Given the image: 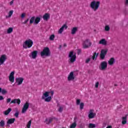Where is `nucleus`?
I'll use <instances>...</instances> for the list:
<instances>
[{
    "mask_svg": "<svg viewBox=\"0 0 128 128\" xmlns=\"http://www.w3.org/2000/svg\"><path fill=\"white\" fill-rule=\"evenodd\" d=\"M54 91L46 92H44L42 96V100H44V102H50L52 100V98L54 96Z\"/></svg>",
    "mask_w": 128,
    "mask_h": 128,
    "instance_id": "1",
    "label": "nucleus"
},
{
    "mask_svg": "<svg viewBox=\"0 0 128 128\" xmlns=\"http://www.w3.org/2000/svg\"><path fill=\"white\" fill-rule=\"evenodd\" d=\"M100 1L93 0L90 4V8L94 10V12H96L100 8Z\"/></svg>",
    "mask_w": 128,
    "mask_h": 128,
    "instance_id": "2",
    "label": "nucleus"
},
{
    "mask_svg": "<svg viewBox=\"0 0 128 128\" xmlns=\"http://www.w3.org/2000/svg\"><path fill=\"white\" fill-rule=\"evenodd\" d=\"M32 44H34V42L30 39H28L24 42L22 46L24 48H30L32 46Z\"/></svg>",
    "mask_w": 128,
    "mask_h": 128,
    "instance_id": "3",
    "label": "nucleus"
},
{
    "mask_svg": "<svg viewBox=\"0 0 128 128\" xmlns=\"http://www.w3.org/2000/svg\"><path fill=\"white\" fill-rule=\"evenodd\" d=\"M68 58L70 62L72 64L73 62H74V61L76 59V54L74 52L71 51L68 54Z\"/></svg>",
    "mask_w": 128,
    "mask_h": 128,
    "instance_id": "4",
    "label": "nucleus"
},
{
    "mask_svg": "<svg viewBox=\"0 0 128 128\" xmlns=\"http://www.w3.org/2000/svg\"><path fill=\"white\" fill-rule=\"evenodd\" d=\"M41 56H50V51L48 48H45L42 52H40Z\"/></svg>",
    "mask_w": 128,
    "mask_h": 128,
    "instance_id": "5",
    "label": "nucleus"
},
{
    "mask_svg": "<svg viewBox=\"0 0 128 128\" xmlns=\"http://www.w3.org/2000/svg\"><path fill=\"white\" fill-rule=\"evenodd\" d=\"M82 46L84 48H88L92 46V42L88 39H86L83 42Z\"/></svg>",
    "mask_w": 128,
    "mask_h": 128,
    "instance_id": "6",
    "label": "nucleus"
},
{
    "mask_svg": "<svg viewBox=\"0 0 128 128\" xmlns=\"http://www.w3.org/2000/svg\"><path fill=\"white\" fill-rule=\"evenodd\" d=\"M30 107V103L26 102L23 106L22 110V114H26Z\"/></svg>",
    "mask_w": 128,
    "mask_h": 128,
    "instance_id": "7",
    "label": "nucleus"
},
{
    "mask_svg": "<svg viewBox=\"0 0 128 128\" xmlns=\"http://www.w3.org/2000/svg\"><path fill=\"white\" fill-rule=\"evenodd\" d=\"M106 68H108V62L104 61L101 62L99 68L100 70H106Z\"/></svg>",
    "mask_w": 128,
    "mask_h": 128,
    "instance_id": "8",
    "label": "nucleus"
},
{
    "mask_svg": "<svg viewBox=\"0 0 128 128\" xmlns=\"http://www.w3.org/2000/svg\"><path fill=\"white\" fill-rule=\"evenodd\" d=\"M96 116V114L94 113V110H90L88 113V118L90 119L94 118Z\"/></svg>",
    "mask_w": 128,
    "mask_h": 128,
    "instance_id": "9",
    "label": "nucleus"
},
{
    "mask_svg": "<svg viewBox=\"0 0 128 128\" xmlns=\"http://www.w3.org/2000/svg\"><path fill=\"white\" fill-rule=\"evenodd\" d=\"M8 60V56L6 54H2L0 56V66L4 64L6 60Z\"/></svg>",
    "mask_w": 128,
    "mask_h": 128,
    "instance_id": "10",
    "label": "nucleus"
},
{
    "mask_svg": "<svg viewBox=\"0 0 128 128\" xmlns=\"http://www.w3.org/2000/svg\"><path fill=\"white\" fill-rule=\"evenodd\" d=\"M108 52V50L103 49L101 50V52L100 54V57L101 60H104V58H106V56Z\"/></svg>",
    "mask_w": 128,
    "mask_h": 128,
    "instance_id": "11",
    "label": "nucleus"
},
{
    "mask_svg": "<svg viewBox=\"0 0 128 128\" xmlns=\"http://www.w3.org/2000/svg\"><path fill=\"white\" fill-rule=\"evenodd\" d=\"M9 80L10 82H14V71L11 72L10 74Z\"/></svg>",
    "mask_w": 128,
    "mask_h": 128,
    "instance_id": "12",
    "label": "nucleus"
},
{
    "mask_svg": "<svg viewBox=\"0 0 128 128\" xmlns=\"http://www.w3.org/2000/svg\"><path fill=\"white\" fill-rule=\"evenodd\" d=\"M38 50H34L31 52V54L30 56L32 58H33V60H35V58H36V56H38Z\"/></svg>",
    "mask_w": 128,
    "mask_h": 128,
    "instance_id": "13",
    "label": "nucleus"
},
{
    "mask_svg": "<svg viewBox=\"0 0 128 128\" xmlns=\"http://www.w3.org/2000/svg\"><path fill=\"white\" fill-rule=\"evenodd\" d=\"M76 76L74 74V72H70L68 76V82H70L72 80H74Z\"/></svg>",
    "mask_w": 128,
    "mask_h": 128,
    "instance_id": "14",
    "label": "nucleus"
},
{
    "mask_svg": "<svg viewBox=\"0 0 128 128\" xmlns=\"http://www.w3.org/2000/svg\"><path fill=\"white\" fill-rule=\"evenodd\" d=\"M66 28H68V26L66 24H64L58 30V34H62V32H64V30H66Z\"/></svg>",
    "mask_w": 128,
    "mask_h": 128,
    "instance_id": "15",
    "label": "nucleus"
},
{
    "mask_svg": "<svg viewBox=\"0 0 128 128\" xmlns=\"http://www.w3.org/2000/svg\"><path fill=\"white\" fill-rule=\"evenodd\" d=\"M24 78H16V82L18 86H20V84H22L24 82Z\"/></svg>",
    "mask_w": 128,
    "mask_h": 128,
    "instance_id": "16",
    "label": "nucleus"
},
{
    "mask_svg": "<svg viewBox=\"0 0 128 128\" xmlns=\"http://www.w3.org/2000/svg\"><path fill=\"white\" fill-rule=\"evenodd\" d=\"M99 44H102V46H106L108 44V41L104 38L101 39L98 42Z\"/></svg>",
    "mask_w": 128,
    "mask_h": 128,
    "instance_id": "17",
    "label": "nucleus"
},
{
    "mask_svg": "<svg viewBox=\"0 0 128 128\" xmlns=\"http://www.w3.org/2000/svg\"><path fill=\"white\" fill-rule=\"evenodd\" d=\"M16 121V118H11L8 120L6 122L7 126H10V124H12L14 122Z\"/></svg>",
    "mask_w": 128,
    "mask_h": 128,
    "instance_id": "18",
    "label": "nucleus"
},
{
    "mask_svg": "<svg viewBox=\"0 0 128 128\" xmlns=\"http://www.w3.org/2000/svg\"><path fill=\"white\" fill-rule=\"evenodd\" d=\"M114 62H116V60L114 58H110L108 61L109 66H114Z\"/></svg>",
    "mask_w": 128,
    "mask_h": 128,
    "instance_id": "19",
    "label": "nucleus"
},
{
    "mask_svg": "<svg viewBox=\"0 0 128 128\" xmlns=\"http://www.w3.org/2000/svg\"><path fill=\"white\" fill-rule=\"evenodd\" d=\"M50 18V16L48 13L45 14L42 16L43 20L46 21L48 20Z\"/></svg>",
    "mask_w": 128,
    "mask_h": 128,
    "instance_id": "20",
    "label": "nucleus"
},
{
    "mask_svg": "<svg viewBox=\"0 0 128 128\" xmlns=\"http://www.w3.org/2000/svg\"><path fill=\"white\" fill-rule=\"evenodd\" d=\"M10 104H20V100L14 99L10 102Z\"/></svg>",
    "mask_w": 128,
    "mask_h": 128,
    "instance_id": "21",
    "label": "nucleus"
},
{
    "mask_svg": "<svg viewBox=\"0 0 128 128\" xmlns=\"http://www.w3.org/2000/svg\"><path fill=\"white\" fill-rule=\"evenodd\" d=\"M127 120H128V115H126L124 116H123L122 118V124H126Z\"/></svg>",
    "mask_w": 128,
    "mask_h": 128,
    "instance_id": "22",
    "label": "nucleus"
},
{
    "mask_svg": "<svg viewBox=\"0 0 128 128\" xmlns=\"http://www.w3.org/2000/svg\"><path fill=\"white\" fill-rule=\"evenodd\" d=\"M40 22V17H35L34 18V24H38V22Z\"/></svg>",
    "mask_w": 128,
    "mask_h": 128,
    "instance_id": "23",
    "label": "nucleus"
},
{
    "mask_svg": "<svg viewBox=\"0 0 128 128\" xmlns=\"http://www.w3.org/2000/svg\"><path fill=\"white\" fill-rule=\"evenodd\" d=\"M78 32V27H74L71 30L72 34H76V33Z\"/></svg>",
    "mask_w": 128,
    "mask_h": 128,
    "instance_id": "24",
    "label": "nucleus"
},
{
    "mask_svg": "<svg viewBox=\"0 0 128 128\" xmlns=\"http://www.w3.org/2000/svg\"><path fill=\"white\" fill-rule=\"evenodd\" d=\"M10 112H12V108H8L7 110L4 111L3 114L4 116H8Z\"/></svg>",
    "mask_w": 128,
    "mask_h": 128,
    "instance_id": "25",
    "label": "nucleus"
},
{
    "mask_svg": "<svg viewBox=\"0 0 128 128\" xmlns=\"http://www.w3.org/2000/svg\"><path fill=\"white\" fill-rule=\"evenodd\" d=\"M14 14V10H11L8 13V16H6V18H12V16Z\"/></svg>",
    "mask_w": 128,
    "mask_h": 128,
    "instance_id": "26",
    "label": "nucleus"
},
{
    "mask_svg": "<svg viewBox=\"0 0 128 128\" xmlns=\"http://www.w3.org/2000/svg\"><path fill=\"white\" fill-rule=\"evenodd\" d=\"M98 54H96V52H94V54L92 56H90V58H92V60H96V58H98Z\"/></svg>",
    "mask_w": 128,
    "mask_h": 128,
    "instance_id": "27",
    "label": "nucleus"
},
{
    "mask_svg": "<svg viewBox=\"0 0 128 128\" xmlns=\"http://www.w3.org/2000/svg\"><path fill=\"white\" fill-rule=\"evenodd\" d=\"M0 92H2V94H8V91L5 89H2V88H0Z\"/></svg>",
    "mask_w": 128,
    "mask_h": 128,
    "instance_id": "28",
    "label": "nucleus"
},
{
    "mask_svg": "<svg viewBox=\"0 0 128 128\" xmlns=\"http://www.w3.org/2000/svg\"><path fill=\"white\" fill-rule=\"evenodd\" d=\"M52 122V118L46 119V124H50Z\"/></svg>",
    "mask_w": 128,
    "mask_h": 128,
    "instance_id": "29",
    "label": "nucleus"
},
{
    "mask_svg": "<svg viewBox=\"0 0 128 128\" xmlns=\"http://www.w3.org/2000/svg\"><path fill=\"white\" fill-rule=\"evenodd\" d=\"M14 31L12 28H10L7 30V34H12V32Z\"/></svg>",
    "mask_w": 128,
    "mask_h": 128,
    "instance_id": "30",
    "label": "nucleus"
},
{
    "mask_svg": "<svg viewBox=\"0 0 128 128\" xmlns=\"http://www.w3.org/2000/svg\"><path fill=\"white\" fill-rule=\"evenodd\" d=\"M76 126V122H74V123L71 124L70 128H74Z\"/></svg>",
    "mask_w": 128,
    "mask_h": 128,
    "instance_id": "31",
    "label": "nucleus"
},
{
    "mask_svg": "<svg viewBox=\"0 0 128 128\" xmlns=\"http://www.w3.org/2000/svg\"><path fill=\"white\" fill-rule=\"evenodd\" d=\"M34 18H35L34 16H32L30 18V24H34Z\"/></svg>",
    "mask_w": 128,
    "mask_h": 128,
    "instance_id": "32",
    "label": "nucleus"
},
{
    "mask_svg": "<svg viewBox=\"0 0 128 128\" xmlns=\"http://www.w3.org/2000/svg\"><path fill=\"white\" fill-rule=\"evenodd\" d=\"M64 106H60L59 108H58V112H62L64 110Z\"/></svg>",
    "mask_w": 128,
    "mask_h": 128,
    "instance_id": "33",
    "label": "nucleus"
},
{
    "mask_svg": "<svg viewBox=\"0 0 128 128\" xmlns=\"http://www.w3.org/2000/svg\"><path fill=\"white\" fill-rule=\"evenodd\" d=\"M30 126H32V120L28 121L26 124L27 128H30Z\"/></svg>",
    "mask_w": 128,
    "mask_h": 128,
    "instance_id": "34",
    "label": "nucleus"
},
{
    "mask_svg": "<svg viewBox=\"0 0 128 128\" xmlns=\"http://www.w3.org/2000/svg\"><path fill=\"white\" fill-rule=\"evenodd\" d=\"M0 126H1L2 128L4 126V120H2L0 122Z\"/></svg>",
    "mask_w": 128,
    "mask_h": 128,
    "instance_id": "35",
    "label": "nucleus"
},
{
    "mask_svg": "<svg viewBox=\"0 0 128 128\" xmlns=\"http://www.w3.org/2000/svg\"><path fill=\"white\" fill-rule=\"evenodd\" d=\"M56 36H54V34H52L50 35V36L49 39L50 40H54V38Z\"/></svg>",
    "mask_w": 128,
    "mask_h": 128,
    "instance_id": "36",
    "label": "nucleus"
},
{
    "mask_svg": "<svg viewBox=\"0 0 128 128\" xmlns=\"http://www.w3.org/2000/svg\"><path fill=\"white\" fill-rule=\"evenodd\" d=\"M26 14L24 12H23L21 14L20 18L22 20V19L24 18H26Z\"/></svg>",
    "mask_w": 128,
    "mask_h": 128,
    "instance_id": "37",
    "label": "nucleus"
},
{
    "mask_svg": "<svg viewBox=\"0 0 128 128\" xmlns=\"http://www.w3.org/2000/svg\"><path fill=\"white\" fill-rule=\"evenodd\" d=\"M90 60H92V57H90V56L87 58L85 61L86 64H88V62H90Z\"/></svg>",
    "mask_w": 128,
    "mask_h": 128,
    "instance_id": "38",
    "label": "nucleus"
},
{
    "mask_svg": "<svg viewBox=\"0 0 128 128\" xmlns=\"http://www.w3.org/2000/svg\"><path fill=\"white\" fill-rule=\"evenodd\" d=\"M89 128H96V124L90 123L89 124Z\"/></svg>",
    "mask_w": 128,
    "mask_h": 128,
    "instance_id": "39",
    "label": "nucleus"
},
{
    "mask_svg": "<svg viewBox=\"0 0 128 128\" xmlns=\"http://www.w3.org/2000/svg\"><path fill=\"white\" fill-rule=\"evenodd\" d=\"M110 30V26H108V25L105 26V30L106 32H108Z\"/></svg>",
    "mask_w": 128,
    "mask_h": 128,
    "instance_id": "40",
    "label": "nucleus"
},
{
    "mask_svg": "<svg viewBox=\"0 0 128 128\" xmlns=\"http://www.w3.org/2000/svg\"><path fill=\"white\" fill-rule=\"evenodd\" d=\"M20 114V112H18V111H17L16 112H15V114H14V116L16 118H18V115Z\"/></svg>",
    "mask_w": 128,
    "mask_h": 128,
    "instance_id": "41",
    "label": "nucleus"
},
{
    "mask_svg": "<svg viewBox=\"0 0 128 128\" xmlns=\"http://www.w3.org/2000/svg\"><path fill=\"white\" fill-rule=\"evenodd\" d=\"M28 20H30L28 18L25 20L24 22H22L23 24H28Z\"/></svg>",
    "mask_w": 128,
    "mask_h": 128,
    "instance_id": "42",
    "label": "nucleus"
},
{
    "mask_svg": "<svg viewBox=\"0 0 128 128\" xmlns=\"http://www.w3.org/2000/svg\"><path fill=\"white\" fill-rule=\"evenodd\" d=\"M11 101H12V98H8L6 100V102L7 104H8V102H10Z\"/></svg>",
    "mask_w": 128,
    "mask_h": 128,
    "instance_id": "43",
    "label": "nucleus"
},
{
    "mask_svg": "<svg viewBox=\"0 0 128 128\" xmlns=\"http://www.w3.org/2000/svg\"><path fill=\"white\" fill-rule=\"evenodd\" d=\"M84 103L80 104V110H82V108H84Z\"/></svg>",
    "mask_w": 128,
    "mask_h": 128,
    "instance_id": "44",
    "label": "nucleus"
},
{
    "mask_svg": "<svg viewBox=\"0 0 128 128\" xmlns=\"http://www.w3.org/2000/svg\"><path fill=\"white\" fill-rule=\"evenodd\" d=\"M80 104V100L78 99V100H76V104H77V105H78V104Z\"/></svg>",
    "mask_w": 128,
    "mask_h": 128,
    "instance_id": "45",
    "label": "nucleus"
},
{
    "mask_svg": "<svg viewBox=\"0 0 128 128\" xmlns=\"http://www.w3.org/2000/svg\"><path fill=\"white\" fill-rule=\"evenodd\" d=\"M98 84H100V83L98 82L96 83L95 88H98Z\"/></svg>",
    "mask_w": 128,
    "mask_h": 128,
    "instance_id": "46",
    "label": "nucleus"
},
{
    "mask_svg": "<svg viewBox=\"0 0 128 128\" xmlns=\"http://www.w3.org/2000/svg\"><path fill=\"white\" fill-rule=\"evenodd\" d=\"M4 100V97L2 96H0V100Z\"/></svg>",
    "mask_w": 128,
    "mask_h": 128,
    "instance_id": "47",
    "label": "nucleus"
},
{
    "mask_svg": "<svg viewBox=\"0 0 128 128\" xmlns=\"http://www.w3.org/2000/svg\"><path fill=\"white\" fill-rule=\"evenodd\" d=\"M14 4V0H12V1L10 2V6H12V4Z\"/></svg>",
    "mask_w": 128,
    "mask_h": 128,
    "instance_id": "48",
    "label": "nucleus"
},
{
    "mask_svg": "<svg viewBox=\"0 0 128 128\" xmlns=\"http://www.w3.org/2000/svg\"><path fill=\"white\" fill-rule=\"evenodd\" d=\"M112 128V126H108L106 128Z\"/></svg>",
    "mask_w": 128,
    "mask_h": 128,
    "instance_id": "49",
    "label": "nucleus"
},
{
    "mask_svg": "<svg viewBox=\"0 0 128 128\" xmlns=\"http://www.w3.org/2000/svg\"><path fill=\"white\" fill-rule=\"evenodd\" d=\"M126 4H128V0H126Z\"/></svg>",
    "mask_w": 128,
    "mask_h": 128,
    "instance_id": "50",
    "label": "nucleus"
},
{
    "mask_svg": "<svg viewBox=\"0 0 128 128\" xmlns=\"http://www.w3.org/2000/svg\"><path fill=\"white\" fill-rule=\"evenodd\" d=\"M104 124V128L106 126V124Z\"/></svg>",
    "mask_w": 128,
    "mask_h": 128,
    "instance_id": "51",
    "label": "nucleus"
},
{
    "mask_svg": "<svg viewBox=\"0 0 128 128\" xmlns=\"http://www.w3.org/2000/svg\"><path fill=\"white\" fill-rule=\"evenodd\" d=\"M60 48H62V46L60 45Z\"/></svg>",
    "mask_w": 128,
    "mask_h": 128,
    "instance_id": "52",
    "label": "nucleus"
},
{
    "mask_svg": "<svg viewBox=\"0 0 128 128\" xmlns=\"http://www.w3.org/2000/svg\"><path fill=\"white\" fill-rule=\"evenodd\" d=\"M114 86H116V84H114Z\"/></svg>",
    "mask_w": 128,
    "mask_h": 128,
    "instance_id": "53",
    "label": "nucleus"
}]
</instances>
